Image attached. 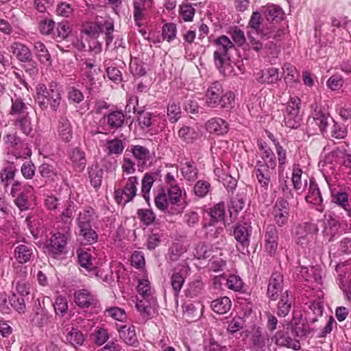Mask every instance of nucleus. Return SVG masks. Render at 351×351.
<instances>
[{"label":"nucleus","mask_w":351,"mask_h":351,"mask_svg":"<svg viewBox=\"0 0 351 351\" xmlns=\"http://www.w3.org/2000/svg\"><path fill=\"white\" fill-rule=\"evenodd\" d=\"M104 171L97 165H92L88 169L90 183L95 189L99 188L103 178Z\"/></svg>","instance_id":"79ce46f5"},{"label":"nucleus","mask_w":351,"mask_h":351,"mask_svg":"<svg viewBox=\"0 0 351 351\" xmlns=\"http://www.w3.org/2000/svg\"><path fill=\"white\" fill-rule=\"evenodd\" d=\"M68 237L65 234L56 232L51 234L45 242V247L49 255L54 258H58L66 253Z\"/></svg>","instance_id":"1a4fd4ad"},{"label":"nucleus","mask_w":351,"mask_h":351,"mask_svg":"<svg viewBox=\"0 0 351 351\" xmlns=\"http://www.w3.org/2000/svg\"><path fill=\"white\" fill-rule=\"evenodd\" d=\"M126 115L122 110H112L108 114H104L100 119L99 123L102 134H114L118 130L121 129L125 122Z\"/></svg>","instance_id":"6e6552de"},{"label":"nucleus","mask_w":351,"mask_h":351,"mask_svg":"<svg viewBox=\"0 0 351 351\" xmlns=\"http://www.w3.org/2000/svg\"><path fill=\"white\" fill-rule=\"evenodd\" d=\"M235 45L241 47L246 43V38L244 32L239 27H232L228 32Z\"/></svg>","instance_id":"603ef678"},{"label":"nucleus","mask_w":351,"mask_h":351,"mask_svg":"<svg viewBox=\"0 0 351 351\" xmlns=\"http://www.w3.org/2000/svg\"><path fill=\"white\" fill-rule=\"evenodd\" d=\"M343 83V76L339 74H335L328 78L326 82V86L331 90L337 91L341 89Z\"/></svg>","instance_id":"69168bd1"},{"label":"nucleus","mask_w":351,"mask_h":351,"mask_svg":"<svg viewBox=\"0 0 351 351\" xmlns=\"http://www.w3.org/2000/svg\"><path fill=\"white\" fill-rule=\"evenodd\" d=\"M131 104H133V112L134 113L136 112L138 114V125L142 130L155 129L160 127V123L164 125V122L165 121L164 115L156 112H146L144 110L137 111L136 106L138 104V99L137 97L134 96L130 97L126 108H130Z\"/></svg>","instance_id":"20e7f679"},{"label":"nucleus","mask_w":351,"mask_h":351,"mask_svg":"<svg viewBox=\"0 0 351 351\" xmlns=\"http://www.w3.org/2000/svg\"><path fill=\"white\" fill-rule=\"evenodd\" d=\"M176 34L177 28L175 23H168L163 25L162 35L164 40L170 43L176 38Z\"/></svg>","instance_id":"0e129e2a"},{"label":"nucleus","mask_w":351,"mask_h":351,"mask_svg":"<svg viewBox=\"0 0 351 351\" xmlns=\"http://www.w3.org/2000/svg\"><path fill=\"white\" fill-rule=\"evenodd\" d=\"M276 343L281 346H287L293 348L295 350L300 349V346L298 341L290 337L288 330H280L276 334Z\"/></svg>","instance_id":"c9c22d12"},{"label":"nucleus","mask_w":351,"mask_h":351,"mask_svg":"<svg viewBox=\"0 0 351 351\" xmlns=\"http://www.w3.org/2000/svg\"><path fill=\"white\" fill-rule=\"evenodd\" d=\"M14 272L15 275L14 278L17 280L16 285V291L21 296L28 295L30 293L31 285L25 279L27 276L26 267L14 265Z\"/></svg>","instance_id":"2eb2a0df"},{"label":"nucleus","mask_w":351,"mask_h":351,"mask_svg":"<svg viewBox=\"0 0 351 351\" xmlns=\"http://www.w3.org/2000/svg\"><path fill=\"white\" fill-rule=\"evenodd\" d=\"M347 134L348 130L344 125L334 121L328 136L336 139H343L347 136Z\"/></svg>","instance_id":"680f3d73"},{"label":"nucleus","mask_w":351,"mask_h":351,"mask_svg":"<svg viewBox=\"0 0 351 351\" xmlns=\"http://www.w3.org/2000/svg\"><path fill=\"white\" fill-rule=\"evenodd\" d=\"M210 189V184L205 180H198L194 185L193 191L199 198L206 197Z\"/></svg>","instance_id":"6e6d98bb"},{"label":"nucleus","mask_w":351,"mask_h":351,"mask_svg":"<svg viewBox=\"0 0 351 351\" xmlns=\"http://www.w3.org/2000/svg\"><path fill=\"white\" fill-rule=\"evenodd\" d=\"M271 217L275 226L284 228L288 225L290 217L289 204L283 197L278 198L272 206Z\"/></svg>","instance_id":"9d476101"},{"label":"nucleus","mask_w":351,"mask_h":351,"mask_svg":"<svg viewBox=\"0 0 351 351\" xmlns=\"http://www.w3.org/2000/svg\"><path fill=\"white\" fill-rule=\"evenodd\" d=\"M351 266L348 262L338 263L335 267V271L337 274V279L339 281V286L343 283V279L346 275L351 271Z\"/></svg>","instance_id":"4d7b16f0"},{"label":"nucleus","mask_w":351,"mask_h":351,"mask_svg":"<svg viewBox=\"0 0 351 351\" xmlns=\"http://www.w3.org/2000/svg\"><path fill=\"white\" fill-rule=\"evenodd\" d=\"M204 289V283L199 279L190 282L186 290V296L190 298H195L200 295Z\"/></svg>","instance_id":"37998d69"},{"label":"nucleus","mask_w":351,"mask_h":351,"mask_svg":"<svg viewBox=\"0 0 351 351\" xmlns=\"http://www.w3.org/2000/svg\"><path fill=\"white\" fill-rule=\"evenodd\" d=\"M276 152L278 156V169L284 171L285 165L288 162L287 158V150L280 144L278 141L274 140Z\"/></svg>","instance_id":"5fc2aeb1"},{"label":"nucleus","mask_w":351,"mask_h":351,"mask_svg":"<svg viewBox=\"0 0 351 351\" xmlns=\"http://www.w3.org/2000/svg\"><path fill=\"white\" fill-rule=\"evenodd\" d=\"M155 181L154 176L150 173H145L141 180V193L146 202L149 203L150 197L149 193Z\"/></svg>","instance_id":"c03bdc74"},{"label":"nucleus","mask_w":351,"mask_h":351,"mask_svg":"<svg viewBox=\"0 0 351 351\" xmlns=\"http://www.w3.org/2000/svg\"><path fill=\"white\" fill-rule=\"evenodd\" d=\"M36 93V102L42 110H46L49 106L52 112H57L61 106L62 96L56 84L51 83L49 88L45 84H39Z\"/></svg>","instance_id":"f257e3e1"},{"label":"nucleus","mask_w":351,"mask_h":351,"mask_svg":"<svg viewBox=\"0 0 351 351\" xmlns=\"http://www.w3.org/2000/svg\"><path fill=\"white\" fill-rule=\"evenodd\" d=\"M253 174L261 186L267 190L271 178L276 175V167L266 165L263 161L258 160L256 162Z\"/></svg>","instance_id":"ddd939ff"},{"label":"nucleus","mask_w":351,"mask_h":351,"mask_svg":"<svg viewBox=\"0 0 351 351\" xmlns=\"http://www.w3.org/2000/svg\"><path fill=\"white\" fill-rule=\"evenodd\" d=\"M35 56L40 64L51 66L52 63L51 55L49 54L45 44L40 41H36L34 44Z\"/></svg>","instance_id":"473e14b6"},{"label":"nucleus","mask_w":351,"mask_h":351,"mask_svg":"<svg viewBox=\"0 0 351 351\" xmlns=\"http://www.w3.org/2000/svg\"><path fill=\"white\" fill-rule=\"evenodd\" d=\"M305 200L307 203L313 204L317 211L320 213L324 211L323 198L318 185L313 179L310 180L308 192L305 197Z\"/></svg>","instance_id":"a211bd4d"},{"label":"nucleus","mask_w":351,"mask_h":351,"mask_svg":"<svg viewBox=\"0 0 351 351\" xmlns=\"http://www.w3.org/2000/svg\"><path fill=\"white\" fill-rule=\"evenodd\" d=\"M53 306L57 315L63 316L68 311L67 300L62 295L56 298Z\"/></svg>","instance_id":"e2e57ef3"},{"label":"nucleus","mask_w":351,"mask_h":351,"mask_svg":"<svg viewBox=\"0 0 351 351\" xmlns=\"http://www.w3.org/2000/svg\"><path fill=\"white\" fill-rule=\"evenodd\" d=\"M74 301L76 305L81 308L96 306L97 302L95 295L86 289H81L75 291Z\"/></svg>","instance_id":"aec40b11"},{"label":"nucleus","mask_w":351,"mask_h":351,"mask_svg":"<svg viewBox=\"0 0 351 351\" xmlns=\"http://www.w3.org/2000/svg\"><path fill=\"white\" fill-rule=\"evenodd\" d=\"M206 129L211 134L222 136L228 133L229 124L220 117H214L206 123Z\"/></svg>","instance_id":"5701e85b"},{"label":"nucleus","mask_w":351,"mask_h":351,"mask_svg":"<svg viewBox=\"0 0 351 351\" xmlns=\"http://www.w3.org/2000/svg\"><path fill=\"white\" fill-rule=\"evenodd\" d=\"M332 202L347 212L348 217H351V206L349 204L348 195L346 192L332 193Z\"/></svg>","instance_id":"ea45409f"},{"label":"nucleus","mask_w":351,"mask_h":351,"mask_svg":"<svg viewBox=\"0 0 351 351\" xmlns=\"http://www.w3.org/2000/svg\"><path fill=\"white\" fill-rule=\"evenodd\" d=\"M80 235L88 244L96 243L98 239L97 233L90 227L79 228Z\"/></svg>","instance_id":"bf43d9fd"},{"label":"nucleus","mask_w":351,"mask_h":351,"mask_svg":"<svg viewBox=\"0 0 351 351\" xmlns=\"http://www.w3.org/2000/svg\"><path fill=\"white\" fill-rule=\"evenodd\" d=\"M265 13L268 21H276V22L282 19L283 15L282 10L279 6L274 4L267 6Z\"/></svg>","instance_id":"13d9d810"},{"label":"nucleus","mask_w":351,"mask_h":351,"mask_svg":"<svg viewBox=\"0 0 351 351\" xmlns=\"http://www.w3.org/2000/svg\"><path fill=\"white\" fill-rule=\"evenodd\" d=\"M95 218V210L90 206H87L80 212L76 219V223L78 228L90 227Z\"/></svg>","instance_id":"7c9ffc66"},{"label":"nucleus","mask_w":351,"mask_h":351,"mask_svg":"<svg viewBox=\"0 0 351 351\" xmlns=\"http://www.w3.org/2000/svg\"><path fill=\"white\" fill-rule=\"evenodd\" d=\"M138 181V178L136 176H132L125 180L123 186L114 188V199L115 202L124 206L133 201L137 195Z\"/></svg>","instance_id":"39448f33"},{"label":"nucleus","mask_w":351,"mask_h":351,"mask_svg":"<svg viewBox=\"0 0 351 351\" xmlns=\"http://www.w3.org/2000/svg\"><path fill=\"white\" fill-rule=\"evenodd\" d=\"M302 170L300 167L299 165H293L292 169V175H291V182L293 184V189L296 191H301L302 189Z\"/></svg>","instance_id":"864d4df0"},{"label":"nucleus","mask_w":351,"mask_h":351,"mask_svg":"<svg viewBox=\"0 0 351 351\" xmlns=\"http://www.w3.org/2000/svg\"><path fill=\"white\" fill-rule=\"evenodd\" d=\"M156 206L161 211L170 215H176L180 213L182 207L181 206H173L169 200L167 194L163 189L158 191L154 197Z\"/></svg>","instance_id":"dca6fc26"},{"label":"nucleus","mask_w":351,"mask_h":351,"mask_svg":"<svg viewBox=\"0 0 351 351\" xmlns=\"http://www.w3.org/2000/svg\"><path fill=\"white\" fill-rule=\"evenodd\" d=\"M215 223H217L212 221L203 223L202 228L196 230V234H199L201 238L210 240L217 238L223 231V228L216 227Z\"/></svg>","instance_id":"bb28decb"},{"label":"nucleus","mask_w":351,"mask_h":351,"mask_svg":"<svg viewBox=\"0 0 351 351\" xmlns=\"http://www.w3.org/2000/svg\"><path fill=\"white\" fill-rule=\"evenodd\" d=\"M210 219L213 222H221L225 219L226 217V205L223 202H220L213 207L210 208L208 211Z\"/></svg>","instance_id":"58836bf2"},{"label":"nucleus","mask_w":351,"mask_h":351,"mask_svg":"<svg viewBox=\"0 0 351 351\" xmlns=\"http://www.w3.org/2000/svg\"><path fill=\"white\" fill-rule=\"evenodd\" d=\"M314 121L318 125L320 132L323 135L328 136V128L331 123H334L333 119L326 112L322 110H315Z\"/></svg>","instance_id":"a878e982"},{"label":"nucleus","mask_w":351,"mask_h":351,"mask_svg":"<svg viewBox=\"0 0 351 351\" xmlns=\"http://www.w3.org/2000/svg\"><path fill=\"white\" fill-rule=\"evenodd\" d=\"M16 171L15 167L8 165L4 167L0 172L1 184L6 193L8 191L9 185L14 182Z\"/></svg>","instance_id":"4c0bfd02"},{"label":"nucleus","mask_w":351,"mask_h":351,"mask_svg":"<svg viewBox=\"0 0 351 351\" xmlns=\"http://www.w3.org/2000/svg\"><path fill=\"white\" fill-rule=\"evenodd\" d=\"M38 173L41 178L47 181H54L58 178V173L56 168L49 164L43 163L38 167Z\"/></svg>","instance_id":"a19ab883"},{"label":"nucleus","mask_w":351,"mask_h":351,"mask_svg":"<svg viewBox=\"0 0 351 351\" xmlns=\"http://www.w3.org/2000/svg\"><path fill=\"white\" fill-rule=\"evenodd\" d=\"M292 295L289 291H285L280 295L277 304V314L279 317H285L290 311L292 304Z\"/></svg>","instance_id":"2f4dec72"},{"label":"nucleus","mask_w":351,"mask_h":351,"mask_svg":"<svg viewBox=\"0 0 351 351\" xmlns=\"http://www.w3.org/2000/svg\"><path fill=\"white\" fill-rule=\"evenodd\" d=\"M264 249L270 256L276 255L278 248L279 236L274 224H267L263 228Z\"/></svg>","instance_id":"4468645a"},{"label":"nucleus","mask_w":351,"mask_h":351,"mask_svg":"<svg viewBox=\"0 0 351 351\" xmlns=\"http://www.w3.org/2000/svg\"><path fill=\"white\" fill-rule=\"evenodd\" d=\"M34 195V188L31 185H25L14 199L15 205L21 210H27L31 206V199Z\"/></svg>","instance_id":"4be33fe9"},{"label":"nucleus","mask_w":351,"mask_h":351,"mask_svg":"<svg viewBox=\"0 0 351 351\" xmlns=\"http://www.w3.org/2000/svg\"><path fill=\"white\" fill-rule=\"evenodd\" d=\"M56 131L58 138L65 143L73 138V126L69 119L65 116H60L56 123Z\"/></svg>","instance_id":"f3484780"},{"label":"nucleus","mask_w":351,"mask_h":351,"mask_svg":"<svg viewBox=\"0 0 351 351\" xmlns=\"http://www.w3.org/2000/svg\"><path fill=\"white\" fill-rule=\"evenodd\" d=\"M185 282V278L180 272L175 271L170 278V285L173 291V295L177 298Z\"/></svg>","instance_id":"de8ad7c7"},{"label":"nucleus","mask_w":351,"mask_h":351,"mask_svg":"<svg viewBox=\"0 0 351 351\" xmlns=\"http://www.w3.org/2000/svg\"><path fill=\"white\" fill-rule=\"evenodd\" d=\"M105 315L121 322H125L127 318L125 311L117 306L110 307L106 309Z\"/></svg>","instance_id":"052dcab7"},{"label":"nucleus","mask_w":351,"mask_h":351,"mask_svg":"<svg viewBox=\"0 0 351 351\" xmlns=\"http://www.w3.org/2000/svg\"><path fill=\"white\" fill-rule=\"evenodd\" d=\"M178 136L182 142L191 144L199 138V133L193 127L183 125L178 130Z\"/></svg>","instance_id":"f704fd0d"},{"label":"nucleus","mask_w":351,"mask_h":351,"mask_svg":"<svg viewBox=\"0 0 351 351\" xmlns=\"http://www.w3.org/2000/svg\"><path fill=\"white\" fill-rule=\"evenodd\" d=\"M78 263L87 271H91L95 269V265L93 263L92 256L88 252L80 249L77 251Z\"/></svg>","instance_id":"a18cd8bd"},{"label":"nucleus","mask_w":351,"mask_h":351,"mask_svg":"<svg viewBox=\"0 0 351 351\" xmlns=\"http://www.w3.org/2000/svg\"><path fill=\"white\" fill-rule=\"evenodd\" d=\"M10 51L21 62L31 61L33 58L29 48L19 42L13 43L10 45Z\"/></svg>","instance_id":"b1692460"},{"label":"nucleus","mask_w":351,"mask_h":351,"mask_svg":"<svg viewBox=\"0 0 351 351\" xmlns=\"http://www.w3.org/2000/svg\"><path fill=\"white\" fill-rule=\"evenodd\" d=\"M16 243L17 245L14 249L13 256L19 263L18 265L32 262L35 259L37 250L32 243L25 241L20 243L19 241H16Z\"/></svg>","instance_id":"f8f14e48"},{"label":"nucleus","mask_w":351,"mask_h":351,"mask_svg":"<svg viewBox=\"0 0 351 351\" xmlns=\"http://www.w3.org/2000/svg\"><path fill=\"white\" fill-rule=\"evenodd\" d=\"M51 318V316L46 311L41 310L40 312L36 313L32 319V326L37 328L46 327Z\"/></svg>","instance_id":"09e8293b"},{"label":"nucleus","mask_w":351,"mask_h":351,"mask_svg":"<svg viewBox=\"0 0 351 351\" xmlns=\"http://www.w3.org/2000/svg\"><path fill=\"white\" fill-rule=\"evenodd\" d=\"M62 211L59 215V219L66 225H71L73 219V214L77 210V204L70 198L62 202Z\"/></svg>","instance_id":"393cba45"},{"label":"nucleus","mask_w":351,"mask_h":351,"mask_svg":"<svg viewBox=\"0 0 351 351\" xmlns=\"http://www.w3.org/2000/svg\"><path fill=\"white\" fill-rule=\"evenodd\" d=\"M180 172L184 179L189 182H195L198 176V169L193 160L186 161L181 165Z\"/></svg>","instance_id":"72a5a7b5"},{"label":"nucleus","mask_w":351,"mask_h":351,"mask_svg":"<svg viewBox=\"0 0 351 351\" xmlns=\"http://www.w3.org/2000/svg\"><path fill=\"white\" fill-rule=\"evenodd\" d=\"M125 148V144L122 140L114 138L106 141V150L108 155H120Z\"/></svg>","instance_id":"49530a36"},{"label":"nucleus","mask_w":351,"mask_h":351,"mask_svg":"<svg viewBox=\"0 0 351 351\" xmlns=\"http://www.w3.org/2000/svg\"><path fill=\"white\" fill-rule=\"evenodd\" d=\"M130 152L135 160L141 165H145L150 158L149 150L140 145H132L130 149H126L125 153Z\"/></svg>","instance_id":"c756f323"},{"label":"nucleus","mask_w":351,"mask_h":351,"mask_svg":"<svg viewBox=\"0 0 351 351\" xmlns=\"http://www.w3.org/2000/svg\"><path fill=\"white\" fill-rule=\"evenodd\" d=\"M283 276L279 272H274L269 278L267 286V296L274 301L277 300L280 294L282 293Z\"/></svg>","instance_id":"6ab92c4d"},{"label":"nucleus","mask_w":351,"mask_h":351,"mask_svg":"<svg viewBox=\"0 0 351 351\" xmlns=\"http://www.w3.org/2000/svg\"><path fill=\"white\" fill-rule=\"evenodd\" d=\"M280 80L279 69L270 67L257 73V80L262 84H272Z\"/></svg>","instance_id":"c85d7f7f"},{"label":"nucleus","mask_w":351,"mask_h":351,"mask_svg":"<svg viewBox=\"0 0 351 351\" xmlns=\"http://www.w3.org/2000/svg\"><path fill=\"white\" fill-rule=\"evenodd\" d=\"M222 86L218 82H213L208 88L205 95L206 106L210 108L217 107L220 104Z\"/></svg>","instance_id":"412c9836"},{"label":"nucleus","mask_w":351,"mask_h":351,"mask_svg":"<svg viewBox=\"0 0 351 351\" xmlns=\"http://www.w3.org/2000/svg\"><path fill=\"white\" fill-rule=\"evenodd\" d=\"M136 215L140 221L147 226L152 224L156 219V215L150 209H138Z\"/></svg>","instance_id":"8fccbe9b"},{"label":"nucleus","mask_w":351,"mask_h":351,"mask_svg":"<svg viewBox=\"0 0 351 351\" xmlns=\"http://www.w3.org/2000/svg\"><path fill=\"white\" fill-rule=\"evenodd\" d=\"M136 289L142 299H137L136 308L143 318H148L154 312L156 304L150 282L147 279L139 280Z\"/></svg>","instance_id":"7ed1b4c3"},{"label":"nucleus","mask_w":351,"mask_h":351,"mask_svg":"<svg viewBox=\"0 0 351 351\" xmlns=\"http://www.w3.org/2000/svg\"><path fill=\"white\" fill-rule=\"evenodd\" d=\"M210 306L215 313L223 315L230 311L232 302L228 297H220L213 300Z\"/></svg>","instance_id":"e433bc0d"},{"label":"nucleus","mask_w":351,"mask_h":351,"mask_svg":"<svg viewBox=\"0 0 351 351\" xmlns=\"http://www.w3.org/2000/svg\"><path fill=\"white\" fill-rule=\"evenodd\" d=\"M300 99L298 97H291L284 114V122L289 128H297L300 126L302 116L300 114Z\"/></svg>","instance_id":"9b49d317"},{"label":"nucleus","mask_w":351,"mask_h":351,"mask_svg":"<svg viewBox=\"0 0 351 351\" xmlns=\"http://www.w3.org/2000/svg\"><path fill=\"white\" fill-rule=\"evenodd\" d=\"M113 32L114 24L110 21H106L104 23L86 22L82 27V32L92 38H97L101 33H104L107 47L113 40Z\"/></svg>","instance_id":"0eeeda50"},{"label":"nucleus","mask_w":351,"mask_h":351,"mask_svg":"<svg viewBox=\"0 0 351 351\" xmlns=\"http://www.w3.org/2000/svg\"><path fill=\"white\" fill-rule=\"evenodd\" d=\"M232 235L237 241L236 248L241 254L247 253L252 232L251 222L241 221L232 226Z\"/></svg>","instance_id":"423d86ee"},{"label":"nucleus","mask_w":351,"mask_h":351,"mask_svg":"<svg viewBox=\"0 0 351 351\" xmlns=\"http://www.w3.org/2000/svg\"><path fill=\"white\" fill-rule=\"evenodd\" d=\"M215 50L213 53L214 63L221 73H224L226 69L230 66V51L234 49V45L230 39L222 35L213 40Z\"/></svg>","instance_id":"f03ea898"},{"label":"nucleus","mask_w":351,"mask_h":351,"mask_svg":"<svg viewBox=\"0 0 351 351\" xmlns=\"http://www.w3.org/2000/svg\"><path fill=\"white\" fill-rule=\"evenodd\" d=\"M182 105L183 109L188 113L195 114L198 112L199 105L197 100L193 97H184Z\"/></svg>","instance_id":"774afa93"},{"label":"nucleus","mask_w":351,"mask_h":351,"mask_svg":"<svg viewBox=\"0 0 351 351\" xmlns=\"http://www.w3.org/2000/svg\"><path fill=\"white\" fill-rule=\"evenodd\" d=\"M70 159L75 171L81 173L84 170L87 161L83 150L79 147L74 148L70 154Z\"/></svg>","instance_id":"cd10ccee"},{"label":"nucleus","mask_w":351,"mask_h":351,"mask_svg":"<svg viewBox=\"0 0 351 351\" xmlns=\"http://www.w3.org/2000/svg\"><path fill=\"white\" fill-rule=\"evenodd\" d=\"M66 339L68 342L75 347L82 345L84 336L80 330H70L66 335Z\"/></svg>","instance_id":"338daca9"},{"label":"nucleus","mask_w":351,"mask_h":351,"mask_svg":"<svg viewBox=\"0 0 351 351\" xmlns=\"http://www.w3.org/2000/svg\"><path fill=\"white\" fill-rule=\"evenodd\" d=\"M186 252V247L185 245L180 243H174L169 248L168 255L169 260L171 261L176 262Z\"/></svg>","instance_id":"3c124183"}]
</instances>
